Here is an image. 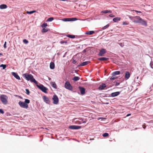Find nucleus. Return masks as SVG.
Returning <instances> with one entry per match:
<instances>
[{
  "label": "nucleus",
  "mask_w": 153,
  "mask_h": 153,
  "mask_svg": "<svg viewBox=\"0 0 153 153\" xmlns=\"http://www.w3.org/2000/svg\"><path fill=\"white\" fill-rule=\"evenodd\" d=\"M131 17L132 19H131V20L134 22L136 23H140L145 26H147L146 22L141 18L140 16H136Z\"/></svg>",
  "instance_id": "nucleus-1"
},
{
  "label": "nucleus",
  "mask_w": 153,
  "mask_h": 153,
  "mask_svg": "<svg viewBox=\"0 0 153 153\" xmlns=\"http://www.w3.org/2000/svg\"><path fill=\"white\" fill-rule=\"evenodd\" d=\"M23 76L28 81L30 80L31 82H34L36 84H37V82L34 79L32 75L26 73L23 74Z\"/></svg>",
  "instance_id": "nucleus-2"
},
{
  "label": "nucleus",
  "mask_w": 153,
  "mask_h": 153,
  "mask_svg": "<svg viewBox=\"0 0 153 153\" xmlns=\"http://www.w3.org/2000/svg\"><path fill=\"white\" fill-rule=\"evenodd\" d=\"M0 98L1 101L4 104L6 105L7 103L8 97L6 95L2 94L1 95Z\"/></svg>",
  "instance_id": "nucleus-3"
},
{
  "label": "nucleus",
  "mask_w": 153,
  "mask_h": 153,
  "mask_svg": "<svg viewBox=\"0 0 153 153\" xmlns=\"http://www.w3.org/2000/svg\"><path fill=\"white\" fill-rule=\"evenodd\" d=\"M37 86L42 91L45 93H47V91L48 90L47 88L44 86L43 85H38L37 84Z\"/></svg>",
  "instance_id": "nucleus-4"
},
{
  "label": "nucleus",
  "mask_w": 153,
  "mask_h": 153,
  "mask_svg": "<svg viewBox=\"0 0 153 153\" xmlns=\"http://www.w3.org/2000/svg\"><path fill=\"white\" fill-rule=\"evenodd\" d=\"M65 87L66 89L70 90H71L72 89V87L68 81H66L65 84Z\"/></svg>",
  "instance_id": "nucleus-5"
},
{
  "label": "nucleus",
  "mask_w": 153,
  "mask_h": 153,
  "mask_svg": "<svg viewBox=\"0 0 153 153\" xmlns=\"http://www.w3.org/2000/svg\"><path fill=\"white\" fill-rule=\"evenodd\" d=\"M19 104L20 106L22 108H28V105L25 102L20 101L19 102Z\"/></svg>",
  "instance_id": "nucleus-6"
},
{
  "label": "nucleus",
  "mask_w": 153,
  "mask_h": 153,
  "mask_svg": "<svg viewBox=\"0 0 153 153\" xmlns=\"http://www.w3.org/2000/svg\"><path fill=\"white\" fill-rule=\"evenodd\" d=\"M52 99L53 100V103L55 104H57L59 102V99L57 96L56 95H53Z\"/></svg>",
  "instance_id": "nucleus-7"
},
{
  "label": "nucleus",
  "mask_w": 153,
  "mask_h": 153,
  "mask_svg": "<svg viewBox=\"0 0 153 153\" xmlns=\"http://www.w3.org/2000/svg\"><path fill=\"white\" fill-rule=\"evenodd\" d=\"M77 19L76 18H65L64 19H62L63 21L64 22H68L70 21H74L77 20Z\"/></svg>",
  "instance_id": "nucleus-8"
},
{
  "label": "nucleus",
  "mask_w": 153,
  "mask_h": 153,
  "mask_svg": "<svg viewBox=\"0 0 153 153\" xmlns=\"http://www.w3.org/2000/svg\"><path fill=\"white\" fill-rule=\"evenodd\" d=\"M81 127L78 126L72 125L69 127V128L72 129H78L80 128Z\"/></svg>",
  "instance_id": "nucleus-9"
},
{
  "label": "nucleus",
  "mask_w": 153,
  "mask_h": 153,
  "mask_svg": "<svg viewBox=\"0 0 153 153\" xmlns=\"http://www.w3.org/2000/svg\"><path fill=\"white\" fill-rule=\"evenodd\" d=\"M79 88L81 94L84 95L85 94V89L83 87L81 86H79Z\"/></svg>",
  "instance_id": "nucleus-10"
},
{
  "label": "nucleus",
  "mask_w": 153,
  "mask_h": 153,
  "mask_svg": "<svg viewBox=\"0 0 153 153\" xmlns=\"http://www.w3.org/2000/svg\"><path fill=\"white\" fill-rule=\"evenodd\" d=\"M105 52V50L104 49H102L100 51V52L98 54V55L100 56H103Z\"/></svg>",
  "instance_id": "nucleus-11"
},
{
  "label": "nucleus",
  "mask_w": 153,
  "mask_h": 153,
  "mask_svg": "<svg viewBox=\"0 0 153 153\" xmlns=\"http://www.w3.org/2000/svg\"><path fill=\"white\" fill-rule=\"evenodd\" d=\"M43 99L45 102L49 104L50 103V101L48 97L45 96H43L42 97Z\"/></svg>",
  "instance_id": "nucleus-12"
},
{
  "label": "nucleus",
  "mask_w": 153,
  "mask_h": 153,
  "mask_svg": "<svg viewBox=\"0 0 153 153\" xmlns=\"http://www.w3.org/2000/svg\"><path fill=\"white\" fill-rule=\"evenodd\" d=\"M130 74L129 72L128 71H126L125 73V79L126 80H127L130 77Z\"/></svg>",
  "instance_id": "nucleus-13"
},
{
  "label": "nucleus",
  "mask_w": 153,
  "mask_h": 153,
  "mask_svg": "<svg viewBox=\"0 0 153 153\" xmlns=\"http://www.w3.org/2000/svg\"><path fill=\"white\" fill-rule=\"evenodd\" d=\"M12 75L17 79L20 80V79L19 76L18 75L17 73L15 72L12 73Z\"/></svg>",
  "instance_id": "nucleus-14"
},
{
  "label": "nucleus",
  "mask_w": 153,
  "mask_h": 153,
  "mask_svg": "<svg viewBox=\"0 0 153 153\" xmlns=\"http://www.w3.org/2000/svg\"><path fill=\"white\" fill-rule=\"evenodd\" d=\"M90 62L89 61H85L83 62H82V63H81L79 66H84L86 65H87V64H88Z\"/></svg>",
  "instance_id": "nucleus-15"
},
{
  "label": "nucleus",
  "mask_w": 153,
  "mask_h": 153,
  "mask_svg": "<svg viewBox=\"0 0 153 153\" xmlns=\"http://www.w3.org/2000/svg\"><path fill=\"white\" fill-rule=\"evenodd\" d=\"M106 87L105 84L103 83L99 87V89L100 90H102Z\"/></svg>",
  "instance_id": "nucleus-16"
},
{
  "label": "nucleus",
  "mask_w": 153,
  "mask_h": 153,
  "mask_svg": "<svg viewBox=\"0 0 153 153\" xmlns=\"http://www.w3.org/2000/svg\"><path fill=\"white\" fill-rule=\"evenodd\" d=\"M120 93L119 92H115L112 93L111 94V96L112 97H114L118 95Z\"/></svg>",
  "instance_id": "nucleus-17"
},
{
  "label": "nucleus",
  "mask_w": 153,
  "mask_h": 153,
  "mask_svg": "<svg viewBox=\"0 0 153 153\" xmlns=\"http://www.w3.org/2000/svg\"><path fill=\"white\" fill-rule=\"evenodd\" d=\"M7 8V6L6 4H2L0 5V9H6Z\"/></svg>",
  "instance_id": "nucleus-18"
},
{
  "label": "nucleus",
  "mask_w": 153,
  "mask_h": 153,
  "mask_svg": "<svg viewBox=\"0 0 153 153\" xmlns=\"http://www.w3.org/2000/svg\"><path fill=\"white\" fill-rule=\"evenodd\" d=\"M121 20L120 17H115L113 19V21L114 22H117Z\"/></svg>",
  "instance_id": "nucleus-19"
},
{
  "label": "nucleus",
  "mask_w": 153,
  "mask_h": 153,
  "mask_svg": "<svg viewBox=\"0 0 153 153\" xmlns=\"http://www.w3.org/2000/svg\"><path fill=\"white\" fill-rule=\"evenodd\" d=\"M51 85L54 88H57V85L55 82H51L50 83Z\"/></svg>",
  "instance_id": "nucleus-20"
},
{
  "label": "nucleus",
  "mask_w": 153,
  "mask_h": 153,
  "mask_svg": "<svg viewBox=\"0 0 153 153\" xmlns=\"http://www.w3.org/2000/svg\"><path fill=\"white\" fill-rule=\"evenodd\" d=\"M95 32L94 31H90L86 32L85 34L88 35H91L94 33Z\"/></svg>",
  "instance_id": "nucleus-21"
},
{
  "label": "nucleus",
  "mask_w": 153,
  "mask_h": 153,
  "mask_svg": "<svg viewBox=\"0 0 153 153\" xmlns=\"http://www.w3.org/2000/svg\"><path fill=\"white\" fill-rule=\"evenodd\" d=\"M108 58L104 57H101L98 59L100 61H106L108 60Z\"/></svg>",
  "instance_id": "nucleus-22"
},
{
  "label": "nucleus",
  "mask_w": 153,
  "mask_h": 153,
  "mask_svg": "<svg viewBox=\"0 0 153 153\" xmlns=\"http://www.w3.org/2000/svg\"><path fill=\"white\" fill-rule=\"evenodd\" d=\"M120 74V71H117L113 72L112 74V75H113V76H116V75H119Z\"/></svg>",
  "instance_id": "nucleus-23"
},
{
  "label": "nucleus",
  "mask_w": 153,
  "mask_h": 153,
  "mask_svg": "<svg viewBox=\"0 0 153 153\" xmlns=\"http://www.w3.org/2000/svg\"><path fill=\"white\" fill-rule=\"evenodd\" d=\"M112 11L111 10H103L101 12V13H111Z\"/></svg>",
  "instance_id": "nucleus-24"
},
{
  "label": "nucleus",
  "mask_w": 153,
  "mask_h": 153,
  "mask_svg": "<svg viewBox=\"0 0 153 153\" xmlns=\"http://www.w3.org/2000/svg\"><path fill=\"white\" fill-rule=\"evenodd\" d=\"M50 68L51 69H53L54 68V64L53 62H51L50 65Z\"/></svg>",
  "instance_id": "nucleus-25"
},
{
  "label": "nucleus",
  "mask_w": 153,
  "mask_h": 153,
  "mask_svg": "<svg viewBox=\"0 0 153 153\" xmlns=\"http://www.w3.org/2000/svg\"><path fill=\"white\" fill-rule=\"evenodd\" d=\"M80 79V77L79 76H75L73 79L74 81L75 82L78 81Z\"/></svg>",
  "instance_id": "nucleus-26"
},
{
  "label": "nucleus",
  "mask_w": 153,
  "mask_h": 153,
  "mask_svg": "<svg viewBox=\"0 0 153 153\" xmlns=\"http://www.w3.org/2000/svg\"><path fill=\"white\" fill-rule=\"evenodd\" d=\"M36 12V10H33V11H27L26 12V13H27L28 14H32V13H33Z\"/></svg>",
  "instance_id": "nucleus-27"
},
{
  "label": "nucleus",
  "mask_w": 153,
  "mask_h": 153,
  "mask_svg": "<svg viewBox=\"0 0 153 153\" xmlns=\"http://www.w3.org/2000/svg\"><path fill=\"white\" fill-rule=\"evenodd\" d=\"M48 31V29L46 28H44L42 29V33H45Z\"/></svg>",
  "instance_id": "nucleus-28"
},
{
  "label": "nucleus",
  "mask_w": 153,
  "mask_h": 153,
  "mask_svg": "<svg viewBox=\"0 0 153 153\" xmlns=\"http://www.w3.org/2000/svg\"><path fill=\"white\" fill-rule=\"evenodd\" d=\"M67 36V37H68L70 38H72V39L74 38L75 37V36L74 35H68Z\"/></svg>",
  "instance_id": "nucleus-29"
},
{
  "label": "nucleus",
  "mask_w": 153,
  "mask_h": 153,
  "mask_svg": "<svg viewBox=\"0 0 153 153\" xmlns=\"http://www.w3.org/2000/svg\"><path fill=\"white\" fill-rule=\"evenodd\" d=\"M54 19L53 17H50L48 18L47 20V22H51Z\"/></svg>",
  "instance_id": "nucleus-30"
},
{
  "label": "nucleus",
  "mask_w": 153,
  "mask_h": 153,
  "mask_svg": "<svg viewBox=\"0 0 153 153\" xmlns=\"http://www.w3.org/2000/svg\"><path fill=\"white\" fill-rule=\"evenodd\" d=\"M112 75V76L110 78V79L111 80H114L116 79L117 78V77H116L115 76H113V75Z\"/></svg>",
  "instance_id": "nucleus-31"
},
{
  "label": "nucleus",
  "mask_w": 153,
  "mask_h": 153,
  "mask_svg": "<svg viewBox=\"0 0 153 153\" xmlns=\"http://www.w3.org/2000/svg\"><path fill=\"white\" fill-rule=\"evenodd\" d=\"M25 102L27 104H29L30 102V100L27 99H25Z\"/></svg>",
  "instance_id": "nucleus-32"
},
{
  "label": "nucleus",
  "mask_w": 153,
  "mask_h": 153,
  "mask_svg": "<svg viewBox=\"0 0 153 153\" xmlns=\"http://www.w3.org/2000/svg\"><path fill=\"white\" fill-rule=\"evenodd\" d=\"M109 136V134L107 133H105L102 134V136L103 137H107Z\"/></svg>",
  "instance_id": "nucleus-33"
},
{
  "label": "nucleus",
  "mask_w": 153,
  "mask_h": 153,
  "mask_svg": "<svg viewBox=\"0 0 153 153\" xmlns=\"http://www.w3.org/2000/svg\"><path fill=\"white\" fill-rule=\"evenodd\" d=\"M48 25L47 24V23H43L42 25H41V27H46Z\"/></svg>",
  "instance_id": "nucleus-34"
},
{
  "label": "nucleus",
  "mask_w": 153,
  "mask_h": 153,
  "mask_svg": "<svg viewBox=\"0 0 153 153\" xmlns=\"http://www.w3.org/2000/svg\"><path fill=\"white\" fill-rule=\"evenodd\" d=\"M0 67H2L3 69H4L6 68V65L4 64H1L0 65Z\"/></svg>",
  "instance_id": "nucleus-35"
},
{
  "label": "nucleus",
  "mask_w": 153,
  "mask_h": 153,
  "mask_svg": "<svg viewBox=\"0 0 153 153\" xmlns=\"http://www.w3.org/2000/svg\"><path fill=\"white\" fill-rule=\"evenodd\" d=\"M23 42L25 44H27L28 43V42L27 40L24 39L23 40Z\"/></svg>",
  "instance_id": "nucleus-36"
},
{
  "label": "nucleus",
  "mask_w": 153,
  "mask_h": 153,
  "mask_svg": "<svg viewBox=\"0 0 153 153\" xmlns=\"http://www.w3.org/2000/svg\"><path fill=\"white\" fill-rule=\"evenodd\" d=\"M25 91H26V93L27 95H29L30 94V92L29 90L28 89H25Z\"/></svg>",
  "instance_id": "nucleus-37"
},
{
  "label": "nucleus",
  "mask_w": 153,
  "mask_h": 153,
  "mask_svg": "<svg viewBox=\"0 0 153 153\" xmlns=\"http://www.w3.org/2000/svg\"><path fill=\"white\" fill-rule=\"evenodd\" d=\"M119 45L121 47H123L124 46V44L123 42H119L118 43Z\"/></svg>",
  "instance_id": "nucleus-38"
},
{
  "label": "nucleus",
  "mask_w": 153,
  "mask_h": 153,
  "mask_svg": "<svg viewBox=\"0 0 153 153\" xmlns=\"http://www.w3.org/2000/svg\"><path fill=\"white\" fill-rule=\"evenodd\" d=\"M128 23L126 22H123V25H128Z\"/></svg>",
  "instance_id": "nucleus-39"
},
{
  "label": "nucleus",
  "mask_w": 153,
  "mask_h": 153,
  "mask_svg": "<svg viewBox=\"0 0 153 153\" xmlns=\"http://www.w3.org/2000/svg\"><path fill=\"white\" fill-rule=\"evenodd\" d=\"M109 25H106V26H104L103 27V29H106V28H108L109 27Z\"/></svg>",
  "instance_id": "nucleus-40"
},
{
  "label": "nucleus",
  "mask_w": 153,
  "mask_h": 153,
  "mask_svg": "<svg viewBox=\"0 0 153 153\" xmlns=\"http://www.w3.org/2000/svg\"><path fill=\"white\" fill-rule=\"evenodd\" d=\"M0 113L2 114H4V112L3 110L1 109H0Z\"/></svg>",
  "instance_id": "nucleus-41"
},
{
  "label": "nucleus",
  "mask_w": 153,
  "mask_h": 153,
  "mask_svg": "<svg viewBox=\"0 0 153 153\" xmlns=\"http://www.w3.org/2000/svg\"><path fill=\"white\" fill-rule=\"evenodd\" d=\"M6 44V42H5L4 44V47L5 48H7Z\"/></svg>",
  "instance_id": "nucleus-42"
},
{
  "label": "nucleus",
  "mask_w": 153,
  "mask_h": 153,
  "mask_svg": "<svg viewBox=\"0 0 153 153\" xmlns=\"http://www.w3.org/2000/svg\"><path fill=\"white\" fill-rule=\"evenodd\" d=\"M109 16L111 17H114L115 16L112 14H111L109 15Z\"/></svg>",
  "instance_id": "nucleus-43"
},
{
  "label": "nucleus",
  "mask_w": 153,
  "mask_h": 153,
  "mask_svg": "<svg viewBox=\"0 0 153 153\" xmlns=\"http://www.w3.org/2000/svg\"><path fill=\"white\" fill-rule=\"evenodd\" d=\"M82 123H85L87 122V121L86 120H82Z\"/></svg>",
  "instance_id": "nucleus-44"
},
{
  "label": "nucleus",
  "mask_w": 153,
  "mask_h": 153,
  "mask_svg": "<svg viewBox=\"0 0 153 153\" xmlns=\"http://www.w3.org/2000/svg\"><path fill=\"white\" fill-rule=\"evenodd\" d=\"M120 84V82H116L115 84L116 86H118V85Z\"/></svg>",
  "instance_id": "nucleus-45"
},
{
  "label": "nucleus",
  "mask_w": 153,
  "mask_h": 153,
  "mask_svg": "<svg viewBox=\"0 0 153 153\" xmlns=\"http://www.w3.org/2000/svg\"><path fill=\"white\" fill-rule=\"evenodd\" d=\"M135 11L137 13H141V12L140 11H137V10H135Z\"/></svg>",
  "instance_id": "nucleus-46"
},
{
  "label": "nucleus",
  "mask_w": 153,
  "mask_h": 153,
  "mask_svg": "<svg viewBox=\"0 0 153 153\" xmlns=\"http://www.w3.org/2000/svg\"><path fill=\"white\" fill-rule=\"evenodd\" d=\"M72 63L73 64H75L76 63V61L75 60L73 59Z\"/></svg>",
  "instance_id": "nucleus-47"
},
{
  "label": "nucleus",
  "mask_w": 153,
  "mask_h": 153,
  "mask_svg": "<svg viewBox=\"0 0 153 153\" xmlns=\"http://www.w3.org/2000/svg\"><path fill=\"white\" fill-rule=\"evenodd\" d=\"M65 42H66H66H64V41H61V44L63 43H65Z\"/></svg>",
  "instance_id": "nucleus-48"
},
{
  "label": "nucleus",
  "mask_w": 153,
  "mask_h": 153,
  "mask_svg": "<svg viewBox=\"0 0 153 153\" xmlns=\"http://www.w3.org/2000/svg\"><path fill=\"white\" fill-rule=\"evenodd\" d=\"M131 115V114H128L127 115L126 117L129 116H130Z\"/></svg>",
  "instance_id": "nucleus-49"
},
{
  "label": "nucleus",
  "mask_w": 153,
  "mask_h": 153,
  "mask_svg": "<svg viewBox=\"0 0 153 153\" xmlns=\"http://www.w3.org/2000/svg\"><path fill=\"white\" fill-rule=\"evenodd\" d=\"M143 128H146V126L145 125H143Z\"/></svg>",
  "instance_id": "nucleus-50"
},
{
  "label": "nucleus",
  "mask_w": 153,
  "mask_h": 153,
  "mask_svg": "<svg viewBox=\"0 0 153 153\" xmlns=\"http://www.w3.org/2000/svg\"><path fill=\"white\" fill-rule=\"evenodd\" d=\"M0 55H3V54L2 53H0Z\"/></svg>",
  "instance_id": "nucleus-51"
},
{
  "label": "nucleus",
  "mask_w": 153,
  "mask_h": 153,
  "mask_svg": "<svg viewBox=\"0 0 153 153\" xmlns=\"http://www.w3.org/2000/svg\"><path fill=\"white\" fill-rule=\"evenodd\" d=\"M131 17H131H129V18H130L131 19H132V17Z\"/></svg>",
  "instance_id": "nucleus-52"
},
{
  "label": "nucleus",
  "mask_w": 153,
  "mask_h": 153,
  "mask_svg": "<svg viewBox=\"0 0 153 153\" xmlns=\"http://www.w3.org/2000/svg\"><path fill=\"white\" fill-rule=\"evenodd\" d=\"M138 76L137 77V79H138Z\"/></svg>",
  "instance_id": "nucleus-53"
},
{
  "label": "nucleus",
  "mask_w": 153,
  "mask_h": 153,
  "mask_svg": "<svg viewBox=\"0 0 153 153\" xmlns=\"http://www.w3.org/2000/svg\"><path fill=\"white\" fill-rule=\"evenodd\" d=\"M50 79H51V78H49V80H50Z\"/></svg>",
  "instance_id": "nucleus-54"
},
{
  "label": "nucleus",
  "mask_w": 153,
  "mask_h": 153,
  "mask_svg": "<svg viewBox=\"0 0 153 153\" xmlns=\"http://www.w3.org/2000/svg\"><path fill=\"white\" fill-rule=\"evenodd\" d=\"M50 79H51V78H49V80H50Z\"/></svg>",
  "instance_id": "nucleus-55"
}]
</instances>
